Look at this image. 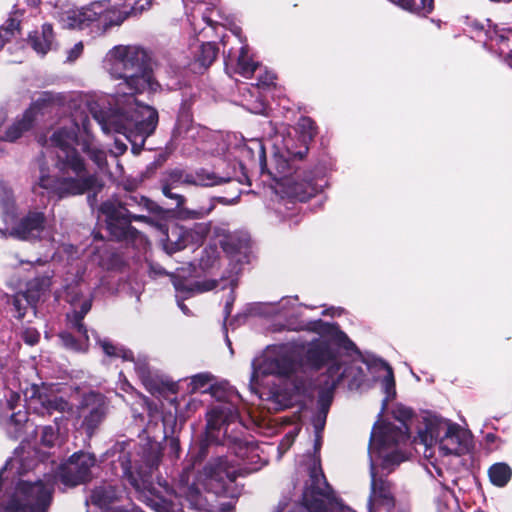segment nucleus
I'll list each match as a JSON object with an SVG mask.
<instances>
[{
  "mask_svg": "<svg viewBox=\"0 0 512 512\" xmlns=\"http://www.w3.org/2000/svg\"><path fill=\"white\" fill-rule=\"evenodd\" d=\"M253 112L254 113L264 114V113H266V106L263 103H260L259 106L255 107L253 109Z\"/></svg>",
  "mask_w": 512,
  "mask_h": 512,
  "instance_id": "obj_53",
  "label": "nucleus"
},
{
  "mask_svg": "<svg viewBox=\"0 0 512 512\" xmlns=\"http://www.w3.org/2000/svg\"><path fill=\"white\" fill-rule=\"evenodd\" d=\"M103 409L100 407H96L90 411L89 416L85 417V425H87L88 429L93 428L103 417Z\"/></svg>",
  "mask_w": 512,
  "mask_h": 512,
  "instance_id": "obj_39",
  "label": "nucleus"
},
{
  "mask_svg": "<svg viewBox=\"0 0 512 512\" xmlns=\"http://www.w3.org/2000/svg\"><path fill=\"white\" fill-rule=\"evenodd\" d=\"M297 301L296 297H286L281 299L278 303V312L283 316L290 315L291 311L296 306Z\"/></svg>",
  "mask_w": 512,
  "mask_h": 512,
  "instance_id": "obj_37",
  "label": "nucleus"
},
{
  "mask_svg": "<svg viewBox=\"0 0 512 512\" xmlns=\"http://www.w3.org/2000/svg\"><path fill=\"white\" fill-rule=\"evenodd\" d=\"M20 394L17 392L11 391L9 395L7 396L6 402H5V408L8 411H13L16 409V407L19 405L20 402Z\"/></svg>",
  "mask_w": 512,
  "mask_h": 512,
  "instance_id": "obj_44",
  "label": "nucleus"
},
{
  "mask_svg": "<svg viewBox=\"0 0 512 512\" xmlns=\"http://www.w3.org/2000/svg\"><path fill=\"white\" fill-rule=\"evenodd\" d=\"M441 497L443 500V505H441L440 503L438 504V512H447L450 505L453 503L452 492L444 488Z\"/></svg>",
  "mask_w": 512,
  "mask_h": 512,
  "instance_id": "obj_42",
  "label": "nucleus"
},
{
  "mask_svg": "<svg viewBox=\"0 0 512 512\" xmlns=\"http://www.w3.org/2000/svg\"><path fill=\"white\" fill-rule=\"evenodd\" d=\"M433 10V0H419L416 3L413 0V10L411 12L426 15Z\"/></svg>",
  "mask_w": 512,
  "mask_h": 512,
  "instance_id": "obj_40",
  "label": "nucleus"
},
{
  "mask_svg": "<svg viewBox=\"0 0 512 512\" xmlns=\"http://www.w3.org/2000/svg\"><path fill=\"white\" fill-rule=\"evenodd\" d=\"M214 233L218 237H223L219 240L224 252L237 263L242 262L246 258L248 244L246 240L240 239L236 235L229 234L226 229L215 227Z\"/></svg>",
  "mask_w": 512,
  "mask_h": 512,
  "instance_id": "obj_15",
  "label": "nucleus"
},
{
  "mask_svg": "<svg viewBox=\"0 0 512 512\" xmlns=\"http://www.w3.org/2000/svg\"><path fill=\"white\" fill-rule=\"evenodd\" d=\"M70 302L74 310L67 315V319L71 327L79 333V339L88 340L87 330L81 321L91 309V299L85 298L81 301L72 299Z\"/></svg>",
  "mask_w": 512,
  "mask_h": 512,
  "instance_id": "obj_19",
  "label": "nucleus"
},
{
  "mask_svg": "<svg viewBox=\"0 0 512 512\" xmlns=\"http://www.w3.org/2000/svg\"><path fill=\"white\" fill-rule=\"evenodd\" d=\"M288 506V503H280L274 512H291Z\"/></svg>",
  "mask_w": 512,
  "mask_h": 512,
  "instance_id": "obj_52",
  "label": "nucleus"
},
{
  "mask_svg": "<svg viewBox=\"0 0 512 512\" xmlns=\"http://www.w3.org/2000/svg\"><path fill=\"white\" fill-rule=\"evenodd\" d=\"M162 190H163V194L166 197H169L171 199H175L177 201V205H181L183 203L184 198L181 195L173 193L169 186H167V185L164 186Z\"/></svg>",
  "mask_w": 512,
  "mask_h": 512,
  "instance_id": "obj_47",
  "label": "nucleus"
},
{
  "mask_svg": "<svg viewBox=\"0 0 512 512\" xmlns=\"http://www.w3.org/2000/svg\"><path fill=\"white\" fill-rule=\"evenodd\" d=\"M210 232L209 223H197L192 228H185L188 244H199Z\"/></svg>",
  "mask_w": 512,
  "mask_h": 512,
  "instance_id": "obj_28",
  "label": "nucleus"
},
{
  "mask_svg": "<svg viewBox=\"0 0 512 512\" xmlns=\"http://www.w3.org/2000/svg\"><path fill=\"white\" fill-rule=\"evenodd\" d=\"M381 366L385 369V376L382 380V387L384 390V393L386 394L385 399L383 400V409L386 407L387 402L392 399L395 394V380L393 375L392 368L385 362H381Z\"/></svg>",
  "mask_w": 512,
  "mask_h": 512,
  "instance_id": "obj_29",
  "label": "nucleus"
},
{
  "mask_svg": "<svg viewBox=\"0 0 512 512\" xmlns=\"http://www.w3.org/2000/svg\"><path fill=\"white\" fill-rule=\"evenodd\" d=\"M417 440L425 447V457L431 456L429 452L435 445L443 456L462 455L469 450L470 435L448 419L427 414L422 418Z\"/></svg>",
  "mask_w": 512,
  "mask_h": 512,
  "instance_id": "obj_5",
  "label": "nucleus"
},
{
  "mask_svg": "<svg viewBox=\"0 0 512 512\" xmlns=\"http://www.w3.org/2000/svg\"><path fill=\"white\" fill-rule=\"evenodd\" d=\"M45 231V217L42 212H29L11 228L9 235L22 240L41 237Z\"/></svg>",
  "mask_w": 512,
  "mask_h": 512,
  "instance_id": "obj_14",
  "label": "nucleus"
},
{
  "mask_svg": "<svg viewBox=\"0 0 512 512\" xmlns=\"http://www.w3.org/2000/svg\"><path fill=\"white\" fill-rule=\"evenodd\" d=\"M136 370L139 374V376L142 378V380L145 382L146 381V378H147V369L145 367V365H140V364H136Z\"/></svg>",
  "mask_w": 512,
  "mask_h": 512,
  "instance_id": "obj_51",
  "label": "nucleus"
},
{
  "mask_svg": "<svg viewBox=\"0 0 512 512\" xmlns=\"http://www.w3.org/2000/svg\"><path fill=\"white\" fill-rule=\"evenodd\" d=\"M178 305L184 313H187V308L182 303L179 302Z\"/></svg>",
  "mask_w": 512,
  "mask_h": 512,
  "instance_id": "obj_56",
  "label": "nucleus"
},
{
  "mask_svg": "<svg viewBox=\"0 0 512 512\" xmlns=\"http://www.w3.org/2000/svg\"><path fill=\"white\" fill-rule=\"evenodd\" d=\"M117 149L120 153H123L126 150V145L121 143L119 144L118 141H116Z\"/></svg>",
  "mask_w": 512,
  "mask_h": 512,
  "instance_id": "obj_54",
  "label": "nucleus"
},
{
  "mask_svg": "<svg viewBox=\"0 0 512 512\" xmlns=\"http://www.w3.org/2000/svg\"><path fill=\"white\" fill-rule=\"evenodd\" d=\"M0 206L4 213L3 220L5 223H8V218L10 216L9 214H10V212L13 211V208H14L13 196L10 191H8V190L3 191L2 198L0 201Z\"/></svg>",
  "mask_w": 512,
  "mask_h": 512,
  "instance_id": "obj_36",
  "label": "nucleus"
},
{
  "mask_svg": "<svg viewBox=\"0 0 512 512\" xmlns=\"http://www.w3.org/2000/svg\"><path fill=\"white\" fill-rule=\"evenodd\" d=\"M123 20L121 12L105 0L93 1L81 8H71L59 15V21L64 28H90L96 34H102L110 27L120 25Z\"/></svg>",
  "mask_w": 512,
  "mask_h": 512,
  "instance_id": "obj_6",
  "label": "nucleus"
},
{
  "mask_svg": "<svg viewBox=\"0 0 512 512\" xmlns=\"http://www.w3.org/2000/svg\"><path fill=\"white\" fill-rule=\"evenodd\" d=\"M36 116V108H29L23 115L22 119L14 123L5 133L4 139L14 141L18 139L23 132L31 128Z\"/></svg>",
  "mask_w": 512,
  "mask_h": 512,
  "instance_id": "obj_22",
  "label": "nucleus"
},
{
  "mask_svg": "<svg viewBox=\"0 0 512 512\" xmlns=\"http://www.w3.org/2000/svg\"><path fill=\"white\" fill-rule=\"evenodd\" d=\"M214 378L210 373H199L190 378L189 392H206L211 386Z\"/></svg>",
  "mask_w": 512,
  "mask_h": 512,
  "instance_id": "obj_27",
  "label": "nucleus"
},
{
  "mask_svg": "<svg viewBox=\"0 0 512 512\" xmlns=\"http://www.w3.org/2000/svg\"><path fill=\"white\" fill-rule=\"evenodd\" d=\"M28 422L26 412L17 411L12 413L8 420V433L11 437L18 438L20 436V431L22 426H26Z\"/></svg>",
  "mask_w": 512,
  "mask_h": 512,
  "instance_id": "obj_31",
  "label": "nucleus"
},
{
  "mask_svg": "<svg viewBox=\"0 0 512 512\" xmlns=\"http://www.w3.org/2000/svg\"><path fill=\"white\" fill-rule=\"evenodd\" d=\"M253 144L258 148L262 172L267 170V173L276 181V193L282 194V197L287 196L299 201H304L305 196L302 194V184L295 182L290 177L291 167L288 160L285 159L283 155L275 154L272 160V167L268 168L262 143L255 140Z\"/></svg>",
  "mask_w": 512,
  "mask_h": 512,
  "instance_id": "obj_9",
  "label": "nucleus"
},
{
  "mask_svg": "<svg viewBox=\"0 0 512 512\" xmlns=\"http://www.w3.org/2000/svg\"><path fill=\"white\" fill-rule=\"evenodd\" d=\"M50 285L51 281L49 277L35 279L34 281L29 283V287L25 295L17 294L13 299V305L15 307V310L17 311V316L19 318H22L24 316L26 309L24 302L27 304H31L40 297L41 293L47 291Z\"/></svg>",
  "mask_w": 512,
  "mask_h": 512,
  "instance_id": "obj_16",
  "label": "nucleus"
},
{
  "mask_svg": "<svg viewBox=\"0 0 512 512\" xmlns=\"http://www.w3.org/2000/svg\"><path fill=\"white\" fill-rule=\"evenodd\" d=\"M101 212L105 216V222L110 234L117 239H138L144 241L131 222L145 221L147 217L130 213L125 207L115 202H105L101 206Z\"/></svg>",
  "mask_w": 512,
  "mask_h": 512,
  "instance_id": "obj_10",
  "label": "nucleus"
},
{
  "mask_svg": "<svg viewBox=\"0 0 512 512\" xmlns=\"http://www.w3.org/2000/svg\"><path fill=\"white\" fill-rule=\"evenodd\" d=\"M239 470L227 459L218 458L205 466L198 478V483L190 489L187 495L193 499L194 493H199V486L215 493L222 492L227 482H233Z\"/></svg>",
  "mask_w": 512,
  "mask_h": 512,
  "instance_id": "obj_11",
  "label": "nucleus"
},
{
  "mask_svg": "<svg viewBox=\"0 0 512 512\" xmlns=\"http://www.w3.org/2000/svg\"><path fill=\"white\" fill-rule=\"evenodd\" d=\"M402 419L398 424L379 420L373 426L370 443V494L364 506L352 509L334 498L323 473L313 468L310 484L303 493V505L307 512H378L382 507L390 512L395 506L392 486L384 476L405 460L400 447L409 440V428L405 422L412 416L408 408H400Z\"/></svg>",
  "mask_w": 512,
  "mask_h": 512,
  "instance_id": "obj_1",
  "label": "nucleus"
},
{
  "mask_svg": "<svg viewBox=\"0 0 512 512\" xmlns=\"http://www.w3.org/2000/svg\"><path fill=\"white\" fill-rule=\"evenodd\" d=\"M256 70V64L249 60L248 51L246 47L241 48L240 55L238 57V71L245 78H249L253 75Z\"/></svg>",
  "mask_w": 512,
  "mask_h": 512,
  "instance_id": "obj_32",
  "label": "nucleus"
},
{
  "mask_svg": "<svg viewBox=\"0 0 512 512\" xmlns=\"http://www.w3.org/2000/svg\"><path fill=\"white\" fill-rule=\"evenodd\" d=\"M54 478L34 483L20 482L6 506L7 512H47L52 498Z\"/></svg>",
  "mask_w": 512,
  "mask_h": 512,
  "instance_id": "obj_8",
  "label": "nucleus"
},
{
  "mask_svg": "<svg viewBox=\"0 0 512 512\" xmlns=\"http://www.w3.org/2000/svg\"><path fill=\"white\" fill-rule=\"evenodd\" d=\"M22 338L28 345H35L40 338L39 332L34 328H27L23 331Z\"/></svg>",
  "mask_w": 512,
  "mask_h": 512,
  "instance_id": "obj_41",
  "label": "nucleus"
},
{
  "mask_svg": "<svg viewBox=\"0 0 512 512\" xmlns=\"http://www.w3.org/2000/svg\"><path fill=\"white\" fill-rule=\"evenodd\" d=\"M285 441H287V445H289L290 437H287V440H284V441L281 443V445H283Z\"/></svg>",
  "mask_w": 512,
  "mask_h": 512,
  "instance_id": "obj_57",
  "label": "nucleus"
},
{
  "mask_svg": "<svg viewBox=\"0 0 512 512\" xmlns=\"http://www.w3.org/2000/svg\"><path fill=\"white\" fill-rule=\"evenodd\" d=\"M114 496L111 495L105 488H97L93 491L91 496L92 503L98 506H105L113 500Z\"/></svg>",
  "mask_w": 512,
  "mask_h": 512,
  "instance_id": "obj_34",
  "label": "nucleus"
},
{
  "mask_svg": "<svg viewBox=\"0 0 512 512\" xmlns=\"http://www.w3.org/2000/svg\"><path fill=\"white\" fill-rule=\"evenodd\" d=\"M28 41L37 54H47L55 45V36L52 26L50 24H44L40 31H34L29 35Z\"/></svg>",
  "mask_w": 512,
  "mask_h": 512,
  "instance_id": "obj_20",
  "label": "nucleus"
},
{
  "mask_svg": "<svg viewBox=\"0 0 512 512\" xmlns=\"http://www.w3.org/2000/svg\"><path fill=\"white\" fill-rule=\"evenodd\" d=\"M213 417H215L217 420H233L237 417L236 411H229V415H225V409L224 408H217L212 410L210 413V418L208 419V428L213 429L216 427V422L213 421Z\"/></svg>",
  "mask_w": 512,
  "mask_h": 512,
  "instance_id": "obj_35",
  "label": "nucleus"
},
{
  "mask_svg": "<svg viewBox=\"0 0 512 512\" xmlns=\"http://www.w3.org/2000/svg\"><path fill=\"white\" fill-rule=\"evenodd\" d=\"M83 52V44L82 42L76 43L69 51L67 55V59L69 61H75Z\"/></svg>",
  "mask_w": 512,
  "mask_h": 512,
  "instance_id": "obj_45",
  "label": "nucleus"
},
{
  "mask_svg": "<svg viewBox=\"0 0 512 512\" xmlns=\"http://www.w3.org/2000/svg\"><path fill=\"white\" fill-rule=\"evenodd\" d=\"M200 128L193 124L188 115L182 116L178 119L176 128L174 130L175 140H195L199 134Z\"/></svg>",
  "mask_w": 512,
  "mask_h": 512,
  "instance_id": "obj_23",
  "label": "nucleus"
},
{
  "mask_svg": "<svg viewBox=\"0 0 512 512\" xmlns=\"http://www.w3.org/2000/svg\"><path fill=\"white\" fill-rule=\"evenodd\" d=\"M493 41L498 45V50L501 55H505L510 59L512 66V30H502L497 32Z\"/></svg>",
  "mask_w": 512,
  "mask_h": 512,
  "instance_id": "obj_25",
  "label": "nucleus"
},
{
  "mask_svg": "<svg viewBox=\"0 0 512 512\" xmlns=\"http://www.w3.org/2000/svg\"><path fill=\"white\" fill-rule=\"evenodd\" d=\"M26 2L28 3V5L36 7L39 5L40 0H26Z\"/></svg>",
  "mask_w": 512,
  "mask_h": 512,
  "instance_id": "obj_55",
  "label": "nucleus"
},
{
  "mask_svg": "<svg viewBox=\"0 0 512 512\" xmlns=\"http://www.w3.org/2000/svg\"><path fill=\"white\" fill-rule=\"evenodd\" d=\"M27 407L37 414L45 415L53 411L64 412L69 405L62 397L32 386L31 395L27 398Z\"/></svg>",
  "mask_w": 512,
  "mask_h": 512,
  "instance_id": "obj_13",
  "label": "nucleus"
},
{
  "mask_svg": "<svg viewBox=\"0 0 512 512\" xmlns=\"http://www.w3.org/2000/svg\"><path fill=\"white\" fill-rule=\"evenodd\" d=\"M42 443L46 446H52L56 440V434L52 427H44L42 431Z\"/></svg>",
  "mask_w": 512,
  "mask_h": 512,
  "instance_id": "obj_43",
  "label": "nucleus"
},
{
  "mask_svg": "<svg viewBox=\"0 0 512 512\" xmlns=\"http://www.w3.org/2000/svg\"><path fill=\"white\" fill-rule=\"evenodd\" d=\"M79 120L81 127L74 119H63L50 137V144L56 149L55 166L58 175L51 176L41 167L39 181L33 188L34 193L40 195L39 202L43 207L53 198L82 194L94 185L95 178L86 173L76 146L87 153L99 167L106 161L105 153L92 143L88 118L81 115Z\"/></svg>",
  "mask_w": 512,
  "mask_h": 512,
  "instance_id": "obj_3",
  "label": "nucleus"
},
{
  "mask_svg": "<svg viewBox=\"0 0 512 512\" xmlns=\"http://www.w3.org/2000/svg\"><path fill=\"white\" fill-rule=\"evenodd\" d=\"M60 338L62 339L63 343L72 349H77L76 343L74 338L68 334V333H61Z\"/></svg>",
  "mask_w": 512,
  "mask_h": 512,
  "instance_id": "obj_48",
  "label": "nucleus"
},
{
  "mask_svg": "<svg viewBox=\"0 0 512 512\" xmlns=\"http://www.w3.org/2000/svg\"><path fill=\"white\" fill-rule=\"evenodd\" d=\"M511 475V468L506 463H496L489 469V478L498 487L505 486L509 482Z\"/></svg>",
  "mask_w": 512,
  "mask_h": 512,
  "instance_id": "obj_24",
  "label": "nucleus"
},
{
  "mask_svg": "<svg viewBox=\"0 0 512 512\" xmlns=\"http://www.w3.org/2000/svg\"><path fill=\"white\" fill-rule=\"evenodd\" d=\"M95 465V458L89 453H75L66 464L61 480L67 486H76L90 478V469Z\"/></svg>",
  "mask_w": 512,
  "mask_h": 512,
  "instance_id": "obj_12",
  "label": "nucleus"
},
{
  "mask_svg": "<svg viewBox=\"0 0 512 512\" xmlns=\"http://www.w3.org/2000/svg\"><path fill=\"white\" fill-rule=\"evenodd\" d=\"M188 245L184 227L174 225L168 229L166 239L163 242V247L167 253H174L184 249Z\"/></svg>",
  "mask_w": 512,
  "mask_h": 512,
  "instance_id": "obj_21",
  "label": "nucleus"
},
{
  "mask_svg": "<svg viewBox=\"0 0 512 512\" xmlns=\"http://www.w3.org/2000/svg\"><path fill=\"white\" fill-rule=\"evenodd\" d=\"M299 128L302 131L301 142L304 144V151L296 150L293 145L291 137L283 139V147L281 150L285 151L290 157H302L306 152V142L311 140L316 134L314 122L310 118H301L298 123Z\"/></svg>",
  "mask_w": 512,
  "mask_h": 512,
  "instance_id": "obj_18",
  "label": "nucleus"
},
{
  "mask_svg": "<svg viewBox=\"0 0 512 512\" xmlns=\"http://www.w3.org/2000/svg\"><path fill=\"white\" fill-rule=\"evenodd\" d=\"M310 329L318 332L320 338L308 344L304 363L313 369L327 367L326 380L324 381L318 401L321 412L325 417L332 402L333 391L337 385L350 376L353 377V382L357 381L354 367L344 366L341 360V351H353L355 350V345L335 325L316 321L312 323Z\"/></svg>",
  "mask_w": 512,
  "mask_h": 512,
  "instance_id": "obj_4",
  "label": "nucleus"
},
{
  "mask_svg": "<svg viewBox=\"0 0 512 512\" xmlns=\"http://www.w3.org/2000/svg\"><path fill=\"white\" fill-rule=\"evenodd\" d=\"M275 76L272 73H266V76L263 80H260V84L263 86L272 85L274 82Z\"/></svg>",
  "mask_w": 512,
  "mask_h": 512,
  "instance_id": "obj_50",
  "label": "nucleus"
},
{
  "mask_svg": "<svg viewBox=\"0 0 512 512\" xmlns=\"http://www.w3.org/2000/svg\"><path fill=\"white\" fill-rule=\"evenodd\" d=\"M210 211H211V208L199 209V210H189L186 212V214H187V217H189L191 219H199V218H203L206 215H208L210 213Z\"/></svg>",
  "mask_w": 512,
  "mask_h": 512,
  "instance_id": "obj_46",
  "label": "nucleus"
},
{
  "mask_svg": "<svg viewBox=\"0 0 512 512\" xmlns=\"http://www.w3.org/2000/svg\"><path fill=\"white\" fill-rule=\"evenodd\" d=\"M195 183L201 186H215L221 183V179L214 173L208 171H201L196 174Z\"/></svg>",
  "mask_w": 512,
  "mask_h": 512,
  "instance_id": "obj_33",
  "label": "nucleus"
},
{
  "mask_svg": "<svg viewBox=\"0 0 512 512\" xmlns=\"http://www.w3.org/2000/svg\"><path fill=\"white\" fill-rule=\"evenodd\" d=\"M435 469L437 470V473H438L439 475H441V471H440V470H438L437 468H435Z\"/></svg>",
  "mask_w": 512,
  "mask_h": 512,
  "instance_id": "obj_59",
  "label": "nucleus"
},
{
  "mask_svg": "<svg viewBox=\"0 0 512 512\" xmlns=\"http://www.w3.org/2000/svg\"><path fill=\"white\" fill-rule=\"evenodd\" d=\"M493 438H494L493 435H491V434L487 435V439L493 440Z\"/></svg>",
  "mask_w": 512,
  "mask_h": 512,
  "instance_id": "obj_58",
  "label": "nucleus"
},
{
  "mask_svg": "<svg viewBox=\"0 0 512 512\" xmlns=\"http://www.w3.org/2000/svg\"><path fill=\"white\" fill-rule=\"evenodd\" d=\"M99 344L102 347L105 354L110 357H120L124 361H134L132 352L130 350L125 349L124 347H117L107 339L100 340Z\"/></svg>",
  "mask_w": 512,
  "mask_h": 512,
  "instance_id": "obj_30",
  "label": "nucleus"
},
{
  "mask_svg": "<svg viewBox=\"0 0 512 512\" xmlns=\"http://www.w3.org/2000/svg\"><path fill=\"white\" fill-rule=\"evenodd\" d=\"M392 3L398 5L402 9L412 11L413 10V0H390Z\"/></svg>",
  "mask_w": 512,
  "mask_h": 512,
  "instance_id": "obj_49",
  "label": "nucleus"
},
{
  "mask_svg": "<svg viewBox=\"0 0 512 512\" xmlns=\"http://www.w3.org/2000/svg\"><path fill=\"white\" fill-rule=\"evenodd\" d=\"M174 286L178 293V296L186 298V297H189L190 295H192L194 292H204V291H209V290L214 289L216 287V282L215 281H205V282H201V283L198 282L193 287H187L186 285H184L181 282H175Z\"/></svg>",
  "mask_w": 512,
  "mask_h": 512,
  "instance_id": "obj_26",
  "label": "nucleus"
},
{
  "mask_svg": "<svg viewBox=\"0 0 512 512\" xmlns=\"http://www.w3.org/2000/svg\"><path fill=\"white\" fill-rule=\"evenodd\" d=\"M298 345L283 344L266 349L261 357L253 361L251 387L256 389L261 385V378L268 375L288 376L298 367L293 360Z\"/></svg>",
  "mask_w": 512,
  "mask_h": 512,
  "instance_id": "obj_7",
  "label": "nucleus"
},
{
  "mask_svg": "<svg viewBox=\"0 0 512 512\" xmlns=\"http://www.w3.org/2000/svg\"><path fill=\"white\" fill-rule=\"evenodd\" d=\"M144 53L136 46H115L106 55L105 66L120 80L114 95V108L106 116L94 115L105 133L123 134L133 145L142 147L158 124V113L149 105L136 101V93L156 92L159 84L143 66Z\"/></svg>",
  "mask_w": 512,
  "mask_h": 512,
  "instance_id": "obj_2",
  "label": "nucleus"
},
{
  "mask_svg": "<svg viewBox=\"0 0 512 512\" xmlns=\"http://www.w3.org/2000/svg\"><path fill=\"white\" fill-rule=\"evenodd\" d=\"M193 53V59L188 66L194 73H202L216 59L217 48L213 43H202L194 47Z\"/></svg>",
  "mask_w": 512,
  "mask_h": 512,
  "instance_id": "obj_17",
  "label": "nucleus"
},
{
  "mask_svg": "<svg viewBox=\"0 0 512 512\" xmlns=\"http://www.w3.org/2000/svg\"><path fill=\"white\" fill-rule=\"evenodd\" d=\"M18 26V23L11 20L8 27L0 28V49L3 47L5 40H8L10 36H14L18 32Z\"/></svg>",
  "mask_w": 512,
  "mask_h": 512,
  "instance_id": "obj_38",
  "label": "nucleus"
}]
</instances>
